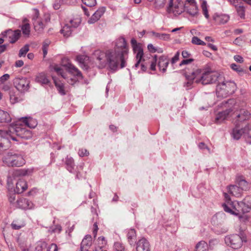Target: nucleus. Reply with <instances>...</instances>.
I'll return each instance as SVG.
<instances>
[{"mask_svg": "<svg viewBox=\"0 0 251 251\" xmlns=\"http://www.w3.org/2000/svg\"><path fill=\"white\" fill-rule=\"evenodd\" d=\"M169 63V60L166 56H160L158 62V67H159L160 71L163 73L166 72V69Z\"/></svg>", "mask_w": 251, "mask_h": 251, "instance_id": "17", "label": "nucleus"}, {"mask_svg": "<svg viewBox=\"0 0 251 251\" xmlns=\"http://www.w3.org/2000/svg\"><path fill=\"white\" fill-rule=\"evenodd\" d=\"M76 60L79 63L80 66L84 69H87V61L89 57L84 55H79L76 56Z\"/></svg>", "mask_w": 251, "mask_h": 251, "instance_id": "20", "label": "nucleus"}, {"mask_svg": "<svg viewBox=\"0 0 251 251\" xmlns=\"http://www.w3.org/2000/svg\"><path fill=\"white\" fill-rule=\"evenodd\" d=\"M47 244L45 242H39L38 243L35 251H48Z\"/></svg>", "mask_w": 251, "mask_h": 251, "instance_id": "38", "label": "nucleus"}, {"mask_svg": "<svg viewBox=\"0 0 251 251\" xmlns=\"http://www.w3.org/2000/svg\"><path fill=\"white\" fill-rule=\"evenodd\" d=\"M48 251H58L57 245L55 244H51Z\"/></svg>", "mask_w": 251, "mask_h": 251, "instance_id": "64", "label": "nucleus"}, {"mask_svg": "<svg viewBox=\"0 0 251 251\" xmlns=\"http://www.w3.org/2000/svg\"><path fill=\"white\" fill-rule=\"evenodd\" d=\"M192 43L193 44L197 45H205L206 43L203 41L201 40L200 38H199L197 36H194L191 41Z\"/></svg>", "mask_w": 251, "mask_h": 251, "instance_id": "47", "label": "nucleus"}, {"mask_svg": "<svg viewBox=\"0 0 251 251\" xmlns=\"http://www.w3.org/2000/svg\"><path fill=\"white\" fill-rule=\"evenodd\" d=\"M16 205L17 207L25 210L31 209L34 207L33 203L25 198H21L17 200Z\"/></svg>", "mask_w": 251, "mask_h": 251, "instance_id": "10", "label": "nucleus"}, {"mask_svg": "<svg viewBox=\"0 0 251 251\" xmlns=\"http://www.w3.org/2000/svg\"><path fill=\"white\" fill-rule=\"evenodd\" d=\"M22 122L25 124V125L29 127L30 128H34L37 125L35 122L32 121L31 119H28L26 117H22L21 118Z\"/></svg>", "mask_w": 251, "mask_h": 251, "instance_id": "36", "label": "nucleus"}, {"mask_svg": "<svg viewBox=\"0 0 251 251\" xmlns=\"http://www.w3.org/2000/svg\"><path fill=\"white\" fill-rule=\"evenodd\" d=\"M136 237V234L135 229L133 228L130 229L127 233L128 241L130 245H132L134 243Z\"/></svg>", "mask_w": 251, "mask_h": 251, "instance_id": "25", "label": "nucleus"}, {"mask_svg": "<svg viewBox=\"0 0 251 251\" xmlns=\"http://www.w3.org/2000/svg\"><path fill=\"white\" fill-rule=\"evenodd\" d=\"M4 37H8V42L10 43H15L21 36V31L20 30H12L11 29L6 30L2 32L1 34Z\"/></svg>", "mask_w": 251, "mask_h": 251, "instance_id": "9", "label": "nucleus"}, {"mask_svg": "<svg viewBox=\"0 0 251 251\" xmlns=\"http://www.w3.org/2000/svg\"><path fill=\"white\" fill-rule=\"evenodd\" d=\"M78 153L81 157L87 156L89 154L88 151L85 149H81L79 150Z\"/></svg>", "mask_w": 251, "mask_h": 251, "instance_id": "54", "label": "nucleus"}, {"mask_svg": "<svg viewBox=\"0 0 251 251\" xmlns=\"http://www.w3.org/2000/svg\"><path fill=\"white\" fill-rule=\"evenodd\" d=\"M219 18L220 19V23L223 24L226 23L229 19V16L226 15H222L219 16Z\"/></svg>", "mask_w": 251, "mask_h": 251, "instance_id": "55", "label": "nucleus"}, {"mask_svg": "<svg viewBox=\"0 0 251 251\" xmlns=\"http://www.w3.org/2000/svg\"><path fill=\"white\" fill-rule=\"evenodd\" d=\"M201 74L200 78H204L205 77H210V78H220L221 74L217 71H213L210 68H206L201 71V70H197L196 71H193L191 73L194 77L192 78H195L198 77V75Z\"/></svg>", "mask_w": 251, "mask_h": 251, "instance_id": "6", "label": "nucleus"}, {"mask_svg": "<svg viewBox=\"0 0 251 251\" xmlns=\"http://www.w3.org/2000/svg\"><path fill=\"white\" fill-rule=\"evenodd\" d=\"M186 1L188 3H190L191 7H194L193 11H189L188 13L193 16H195L196 15H197V14L198 13V7L197 6V4H196V3L195 0H186Z\"/></svg>", "mask_w": 251, "mask_h": 251, "instance_id": "30", "label": "nucleus"}, {"mask_svg": "<svg viewBox=\"0 0 251 251\" xmlns=\"http://www.w3.org/2000/svg\"><path fill=\"white\" fill-rule=\"evenodd\" d=\"M51 70L54 71L57 75H60L63 78H65V73L63 69L57 64L52 65Z\"/></svg>", "mask_w": 251, "mask_h": 251, "instance_id": "27", "label": "nucleus"}, {"mask_svg": "<svg viewBox=\"0 0 251 251\" xmlns=\"http://www.w3.org/2000/svg\"><path fill=\"white\" fill-rule=\"evenodd\" d=\"M157 61V55H155L154 56L153 61L151 62V64L150 69L152 71H155L156 68V62Z\"/></svg>", "mask_w": 251, "mask_h": 251, "instance_id": "58", "label": "nucleus"}, {"mask_svg": "<svg viewBox=\"0 0 251 251\" xmlns=\"http://www.w3.org/2000/svg\"><path fill=\"white\" fill-rule=\"evenodd\" d=\"M72 27L71 25L67 24L65 25L60 30V32L65 37H68L70 36L73 31Z\"/></svg>", "mask_w": 251, "mask_h": 251, "instance_id": "26", "label": "nucleus"}, {"mask_svg": "<svg viewBox=\"0 0 251 251\" xmlns=\"http://www.w3.org/2000/svg\"><path fill=\"white\" fill-rule=\"evenodd\" d=\"M186 81L184 82V86L187 89H191L193 87L194 79H186Z\"/></svg>", "mask_w": 251, "mask_h": 251, "instance_id": "50", "label": "nucleus"}, {"mask_svg": "<svg viewBox=\"0 0 251 251\" xmlns=\"http://www.w3.org/2000/svg\"><path fill=\"white\" fill-rule=\"evenodd\" d=\"M32 173V170L28 169H21L16 171L15 175L18 176H28Z\"/></svg>", "mask_w": 251, "mask_h": 251, "instance_id": "35", "label": "nucleus"}, {"mask_svg": "<svg viewBox=\"0 0 251 251\" xmlns=\"http://www.w3.org/2000/svg\"><path fill=\"white\" fill-rule=\"evenodd\" d=\"M105 11V7H101L99 8L91 16L88 22L90 24H94L98 21L100 18L103 15Z\"/></svg>", "mask_w": 251, "mask_h": 251, "instance_id": "16", "label": "nucleus"}, {"mask_svg": "<svg viewBox=\"0 0 251 251\" xmlns=\"http://www.w3.org/2000/svg\"><path fill=\"white\" fill-rule=\"evenodd\" d=\"M245 126L241 128L240 125H235L231 132L232 137L235 140H239L242 136L245 138Z\"/></svg>", "mask_w": 251, "mask_h": 251, "instance_id": "15", "label": "nucleus"}, {"mask_svg": "<svg viewBox=\"0 0 251 251\" xmlns=\"http://www.w3.org/2000/svg\"><path fill=\"white\" fill-rule=\"evenodd\" d=\"M217 89L220 88L227 92H233L236 89L235 83L231 80H224L221 84H219L217 86Z\"/></svg>", "mask_w": 251, "mask_h": 251, "instance_id": "11", "label": "nucleus"}, {"mask_svg": "<svg viewBox=\"0 0 251 251\" xmlns=\"http://www.w3.org/2000/svg\"><path fill=\"white\" fill-rule=\"evenodd\" d=\"M150 244L146 238H142L136 243L137 251H150Z\"/></svg>", "mask_w": 251, "mask_h": 251, "instance_id": "14", "label": "nucleus"}, {"mask_svg": "<svg viewBox=\"0 0 251 251\" xmlns=\"http://www.w3.org/2000/svg\"><path fill=\"white\" fill-rule=\"evenodd\" d=\"M178 2L177 4H176L175 6V10L173 11L174 13H176V14H180L184 10V8L186 7V4H183V3H180V0H177Z\"/></svg>", "mask_w": 251, "mask_h": 251, "instance_id": "31", "label": "nucleus"}, {"mask_svg": "<svg viewBox=\"0 0 251 251\" xmlns=\"http://www.w3.org/2000/svg\"><path fill=\"white\" fill-rule=\"evenodd\" d=\"M233 110L231 107L224 111L219 112L215 118L214 123L217 124H221L226 119L230 113L233 111Z\"/></svg>", "mask_w": 251, "mask_h": 251, "instance_id": "13", "label": "nucleus"}, {"mask_svg": "<svg viewBox=\"0 0 251 251\" xmlns=\"http://www.w3.org/2000/svg\"><path fill=\"white\" fill-rule=\"evenodd\" d=\"M55 84V85L58 91V92L61 95H65L66 94L65 91L64 90V86L63 83L61 82L60 79H52Z\"/></svg>", "mask_w": 251, "mask_h": 251, "instance_id": "23", "label": "nucleus"}, {"mask_svg": "<svg viewBox=\"0 0 251 251\" xmlns=\"http://www.w3.org/2000/svg\"><path fill=\"white\" fill-rule=\"evenodd\" d=\"M114 248L117 251H124L125 250L124 245L119 242H116L114 244Z\"/></svg>", "mask_w": 251, "mask_h": 251, "instance_id": "49", "label": "nucleus"}, {"mask_svg": "<svg viewBox=\"0 0 251 251\" xmlns=\"http://www.w3.org/2000/svg\"><path fill=\"white\" fill-rule=\"evenodd\" d=\"M201 7L202 10L203 14L204 15L206 19H208L209 17L208 9H207V2L205 0H203L201 3Z\"/></svg>", "mask_w": 251, "mask_h": 251, "instance_id": "43", "label": "nucleus"}, {"mask_svg": "<svg viewBox=\"0 0 251 251\" xmlns=\"http://www.w3.org/2000/svg\"><path fill=\"white\" fill-rule=\"evenodd\" d=\"M222 103L230 105L234 104L232 106V109H234L232 117L234 125H240L241 123L248 120L250 118L251 113L248 110L245 109H237V105L235 104L234 100L230 99L227 101H223Z\"/></svg>", "mask_w": 251, "mask_h": 251, "instance_id": "4", "label": "nucleus"}, {"mask_svg": "<svg viewBox=\"0 0 251 251\" xmlns=\"http://www.w3.org/2000/svg\"><path fill=\"white\" fill-rule=\"evenodd\" d=\"M166 0H155V5L156 8L163 7L165 3Z\"/></svg>", "mask_w": 251, "mask_h": 251, "instance_id": "52", "label": "nucleus"}, {"mask_svg": "<svg viewBox=\"0 0 251 251\" xmlns=\"http://www.w3.org/2000/svg\"><path fill=\"white\" fill-rule=\"evenodd\" d=\"M208 246L204 241L199 242L196 246V251H207Z\"/></svg>", "mask_w": 251, "mask_h": 251, "instance_id": "29", "label": "nucleus"}, {"mask_svg": "<svg viewBox=\"0 0 251 251\" xmlns=\"http://www.w3.org/2000/svg\"><path fill=\"white\" fill-rule=\"evenodd\" d=\"M72 64L70 60L67 57H64L61 59V65L65 68L66 70L69 68Z\"/></svg>", "mask_w": 251, "mask_h": 251, "instance_id": "45", "label": "nucleus"}, {"mask_svg": "<svg viewBox=\"0 0 251 251\" xmlns=\"http://www.w3.org/2000/svg\"><path fill=\"white\" fill-rule=\"evenodd\" d=\"M22 30L23 34L25 36H28L30 33V25L28 23L25 24L22 26Z\"/></svg>", "mask_w": 251, "mask_h": 251, "instance_id": "40", "label": "nucleus"}, {"mask_svg": "<svg viewBox=\"0 0 251 251\" xmlns=\"http://www.w3.org/2000/svg\"><path fill=\"white\" fill-rule=\"evenodd\" d=\"M236 10L238 15L240 17V18L242 19H244L245 16V8L243 5V4L239 5V6H237V8H236Z\"/></svg>", "mask_w": 251, "mask_h": 251, "instance_id": "42", "label": "nucleus"}, {"mask_svg": "<svg viewBox=\"0 0 251 251\" xmlns=\"http://www.w3.org/2000/svg\"><path fill=\"white\" fill-rule=\"evenodd\" d=\"M217 79H196L195 83L197 84L201 83L202 85L217 83Z\"/></svg>", "mask_w": 251, "mask_h": 251, "instance_id": "39", "label": "nucleus"}, {"mask_svg": "<svg viewBox=\"0 0 251 251\" xmlns=\"http://www.w3.org/2000/svg\"><path fill=\"white\" fill-rule=\"evenodd\" d=\"M245 139L248 143L251 144V124L245 126Z\"/></svg>", "mask_w": 251, "mask_h": 251, "instance_id": "34", "label": "nucleus"}, {"mask_svg": "<svg viewBox=\"0 0 251 251\" xmlns=\"http://www.w3.org/2000/svg\"><path fill=\"white\" fill-rule=\"evenodd\" d=\"M128 49L125 39L120 37L115 41L114 51L108 50L106 53L100 50L95 51L93 59L99 64V67H103L108 64L109 68L116 70L120 65L121 68L126 66V60L128 58Z\"/></svg>", "mask_w": 251, "mask_h": 251, "instance_id": "1", "label": "nucleus"}, {"mask_svg": "<svg viewBox=\"0 0 251 251\" xmlns=\"http://www.w3.org/2000/svg\"><path fill=\"white\" fill-rule=\"evenodd\" d=\"M29 45L27 44L25 45L20 50L19 52V56H25L26 53L29 51Z\"/></svg>", "mask_w": 251, "mask_h": 251, "instance_id": "46", "label": "nucleus"}, {"mask_svg": "<svg viewBox=\"0 0 251 251\" xmlns=\"http://www.w3.org/2000/svg\"><path fill=\"white\" fill-rule=\"evenodd\" d=\"M11 121L9 114L7 112L0 110V123H8Z\"/></svg>", "mask_w": 251, "mask_h": 251, "instance_id": "24", "label": "nucleus"}, {"mask_svg": "<svg viewBox=\"0 0 251 251\" xmlns=\"http://www.w3.org/2000/svg\"><path fill=\"white\" fill-rule=\"evenodd\" d=\"M243 190V188H240L239 186L230 185L228 187V192L236 197H239L241 196Z\"/></svg>", "mask_w": 251, "mask_h": 251, "instance_id": "19", "label": "nucleus"}, {"mask_svg": "<svg viewBox=\"0 0 251 251\" xmlns=\"http://www.w3.org/2000/svg\"><path fill=\"white\" fill-rule=\"evenodd\" d=\"M29 82L28 79H15L14 84L16 88L21 92L27 90Z\"/></svg>", "mask_w": 251, "mask_h": 251, "instance_id": "12", "label": "nucleus"}, {"mask_svg": "<svg viewBox=\"0 0 251 251\" xmlns=\"http://www.w3.org/2000/svg\"><path fill=\"white\" fill-rule=\"evenodd\" d=\"M224 196H225V199L227 201V204L225 203V204L228 205L231 209H233V207L232 206V205H230V204H231L232 203H234V204L233 205V206H235L236 207H237V205H236L237 203L235 202H231L230 201V198L227 194L225 193Z\"/></svg>", "mask_w": 251, "mask_h": 251, "instance_id": "51", "label": "nucleus"}, {"mask_svg": "<svg viewBox=\"0 0 251 251\" xmlns=\"http://www.w3.org/2000/svg\"><path fill=\"white\" fill-rule=\"evenodd\" d=\"M234 59L237 62H239V63H243V61H244L243 58L241 56L239 55H235L234 56Z\"/></svg>", "mask_w": 251, "mask_h": 251, "instance_id": "63", "label": "nucleus"}, {"mask_svg": "<svg viewBox=\"0 0 251 251\" xmlns=\"http://www.w3.org/2000/svg\"><path fill=\"white\" fill-rule=\"evenodd\" d=\"M131 44L133 47V50L134 52L136 53L137 62L134 65V67L136 69L139 67L142 61H144V59H143L144 55L143 50L139 45H138L136 40L134 38L131 39Z\"/></svg>", "mask_w": 251, "mask_h": 251, "instance_id": "8", "label": "nucleus"}, {"mask_svg": "<svg viewBox=\"0 0 251 251\" xmlns=\"http://www.w3.org/2000/svg\"><path fill=\"white\" fill-rule=\"evenodd\" d=\"M66 165L67 169L71 173H72L74 170V162L72 157L67 156L66 159Z\"/></svg>", "mask_w": 251, "mask_h": 251, "instance_id": "28", "label": "nucleus"}, {"mask_svg": "<svg viewBox=\"0 0 251 251\" xmlns=\"http://www.w3.org/2000/svg\"><path fill=\"white\" fill-rule=\"evenodd\" d=\"M234 203L230 204L233 207L231 209L228 205L223 204V207L224 210L233 215L240 216L242 213L248 212L251 209V197H246L242 201L237 202V207L233 206Z\"/></svg>", "mask_w": 251, "mask_h": 251, "instance_id": "3", "label": "nucleus"}, {"mask_svg": "<svg viewBox=\"0 0 251 251\" xmlns=\"http://www.w3.org/2000/svg\"><path fill=\"white\" fill-rule=\"evenodd\" d=\"M2 161L8 167H20L25 164L22 155L14 152H8L2 158Z\"/></svg>", "mask_w": 251, "mask_h": 251, "instance_id": "5", "label": "nucleus"}, {"mask_svg": "<svg viewBox=\"0 0 251 251\" xmlns=\"http://www.w3.org/2000/svg\"><path fill=\"white\" fill-rule=\"evenodd\" d=\"M152 34L156 38L164 41H169L171 40L170 35L166 33H159L154 31L152 32Z\"/></svg>", "mask_w": 251, "mask_h": 251, "instance_id": "32", "label": "nucleus"}, {"mask_svg": "<svg viewBox=\"0 0 251 251\" xmlns=\"http://www.w3.org/2000/svg\"><path fill=\"white\" fill-rule=\"evenodd\" d=\"M228 1L233 5L237 8V6H239V5H242V3L239 1V0H228Z\"/></svg>", "mask_w": 251, "mask_h": 251, "instance_id": "60", "label": "nucleus"}, {"mask_svg": "<svg viewBox=\"0 0 251 251\" xmlns=\"http://www.w3.org/2000/svg\"><path fill=\"white\" fill-rule=\"evenodd\" d=\"M81 22L80 17H76L70 21V24L73 28H76Z\"/></svg>", "mask_w": 251, "mask_h": 251, "instance_id": "41", "label": "nucleus"}, {"mask_svg": "<svg viewBox=\"0 0 251 251\" xmlns=\"http://www.w3.org/2000/svg\"><path fill=\"white\" fill-rule=\"evenodd\" d=\"M66 71L74 76L82 77L81 72L73 64H72Z\"/></svg>", "mask_w": 251, "mask_h": 251, "instance_id": "22", "label": "nucleus"}, {"mask_svg": "<svg viewBox=\"0 0 251 251\" xmlns=\"http://www.w3.org/2000/svg\"><path fill=\"white\" fill-rule=\"evenodd\" d=\"M83 4L89 7H92L95 6L96 3V0H82Z\"/></svg>", "mask_w": 251, "mask_h": 251, "instance_id": "48", "label": "nucleus"}, {"mask_svg": "<svg viewBox=\"0 0 251 251\" xmlns=\"http://www.w3.org/2000/svg\"><path fill=\"white\" fill-rule=\"evenodd\" d=\"M92 243V242L91 236L89 235H86L84 239L82 240L81 243L80 249L81 251H83L84 249L85 250H87V249L84 248L91 246Z\"/></svg>", "mask_w": 251, "mask_h": 251, "instance_id": "21", "label": "nucleus"}, {"mask_svg": "<svg viewBox=\"0 0 251 251\" xmlns=\"http://www.w3.org/2000/svg\"><path fill=\"white\" fill-rule=\"evenodd\" d=\"M239 185L240 188H243L245 189L248 185V183L245 180H241L239 182Z\"/></svg>", "mask_w": 251, "mask_h": 251, "instance_id": "62", "label": "nucleus"}, {"mask_svg": "<svg viewBox=\"0 0 251 251\" xmlns=\"http://www.w3.org/2000/svg\"><path fill=\"white\" fill-rule=\"evenodd\" d=\"M99 245H100V249L106 244L105 238L103 236H100L98 238Z\"/></svg>", "mask_w": 251, "mask_h": 251, "instance_id": "57", "label": "nucleus"}, {"mask_svg": "<svg viewBox=\"0 0 251 251\" xmlns=\"http://www.w3.org/2000/svg\"><path fill=\"white\" fill-rule=\"evenodd\" d=\"M18 94L10 92V100L12 104H15L22 100V98L18 96Z\"/></svg>", "mask_w": 251, "mask_h": 251, "instance_id": "37", "label": "nucleus"}, {"mask_svg": "<svg viewBox=\"0 0 251 251\" xmlns=\"http://www.w3.org/2000/svg\"><path fill=\"white\" fill-rule=\"evenodd\" d=\"M33 24L35 30L38 32H41L45 27V25L42 22L39 20L33 22Z\"/></svg>", "mask_w": 251, "mask_h": 251, "instance_id": "33", "label": "nucleus"}, {"mask_svg": "<svg viewBox=\"0 0 251 251\" xmlns=\"http://www.w3.org/2000/svg\"><path fill=\"white\" fill-rule=\"evenodd\" d=\"M30 131L24 128L22 125H11L7 130H0V147L3 148L5 144H8L10 139L18 141L15 135L21 138H26L30 136Z\"/></svg>", "mask_w": 251, "mask_h": 251, "instance_id": "2", "label": "nucleus"}, {"mask_svg": "<svg viewBox=\"0 0 251 251\" xmlns=\"http://www.w3.org/2000/svg\"><path fill=\"white\" fill-rule=\"evenodd\" d=\"M63 2L62 0H55V2L53 5L54 9L57 10L59 9L61 4Z\"/></svg>", "mask_w": 251, "mask_h": 251, "instance_id": "59", "label": "nucleus"}, {"mask_svg": "<svg viewBox=\"0 0 251 251\" xmlns=\"http://www.w3.org/2000/svg\"><path fill=\"white\" fill-rule=\"evenodd\" d=\"M7 80V79H1V82L0 83V87L4 91L9 90L11 87V84L6 81Z\"/></svg>", "mask_w": 251, "mask_h": 251, "instance_id": "44", "label": "nucleus"}, {"mask_svg": "<svg viewBox=\"0 0 251 251\" xmlns=\"http://www.w3.org/2000/svg\"><path fill=\"white\" fill-rule=\"evenodd\" d=\"M225 241L227 246L234 249L240 248L242 246L243 243L241 237L236 234L226 236Z\"/></svg>", "mask_w": 251, "mask_h": 251, "instance_id": "7", "label": "nucleus"}, {"mask_svg": "<svg viewBox=\"0 0 251 251\" xmlns=\"http://www.w3.org/2000/svg\"><path fill=\"white\" fill-rule=\"evenodd\" d=\"M27 188L26 182L22 179H20L16 183L15 192L18 194H21L24 192Z\"/></svg>", "mask_w": 251, "mask_h": 251, "instance_id": "18", "label": "nucleus"}, {"mask_svg": "<svg viewBox=\"0 0 251 251\" xmlns=\"http://www.w3.org/2000/svg\"><path fill=\"white\" fill-rule=\"evenodd\" d=\"M194 61L193 59L190 58L187 59H184L180 62L179 65L181 66L183 65H186L191 63Z\"/></svg>", "mask_w": 251, "mask_h": 251, "instance_id": "61", "label": "nucleus"}, {"mask_svg": "<svg viewBox=\"0 0 251 251\" xmlns=\"http://www.w3.org/2000/svg\"><path fill=\"white\" fill-rule=\"evenodd\" d=\"M16 194L15 193L9 194L8 195V201L11 204H14L16 200Z\"/></svg>", "mask_w": 251, "mask_h": 251, "instance_id": "56", "label": "nucleus"}, {"mask_svg": "<svg viewBox=\"0 0 251 251\" xmlns=\"http://www.w3.org/2000/svg\"><path fill=\"white\" fill-rule=\"evenodd\" d=\"M230 67L233 70L239 72V73H242L244 72L243 69L238 65L233 63L230 65Z\"/></svg>", "mask_w": 251, "mask_h": 251, "instance_id": "53", "label": "nucleus"}]
</instances>
